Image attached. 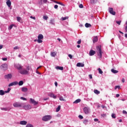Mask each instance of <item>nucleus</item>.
I'll return each mask as SVG.
<instances>
[{
	"label": "nucleus",
	"mask_w": 127,
	"mask_h": 127,
	"mask_svg": "<svg viewBox=\"0 0 127 127\" xmlns=\"http://www.w3.org/2000/svg\"><path fill=\"white\" fill-rule=\"evenodd\" d=\"M77 67H84L85 64L83 63H78L76 64Z\"/></svg>",
	"instance_id": "14"
},
{
	"label": "nucleus",
	"mask_w": 127,
	"mask_h": 127,
	"mask_svg": "<svg viewBox=\"0 0 127 127\" xmlns=\"http://www.w3.org/2000/svg\"><path fill=\"white\" fill-rule=\"evenodd\" d=\"M6 3L8 7H10V6H11V1H10V0L7 1L6 2Z\"/></svg>",
	"instance_id": "18"
},
{
	"label": "nucleus",
	"mask_w": 127,
	"mask_h": 127,
	"mask_svg": "<svg viewBox=\"0 0 127 127\" xmlns=\"http://www.w3.org/2000/svg\"><path fill=\"white\" fill-rule=\"evenodd\" d=\"M3 46L2 45H0V50L2 49Z\"/></svg>",
	"instance_id": "60"
},
{
	"label": "nucleus",
	"mask_w": 127,
	"mask_h": 127,
	"mask_svg": "<svg viewBox=\"0 0 127 127\" xmlns=\"http://www.w3.org/2000/svg\"><path fill=\"white\" fill-rule=\"evenodd\" d=\"M95 54H96V51L91 50L89 52V55L90 56H93V55H95Z\"/></svg>",
	"instance_id": "13"
},
{
	"label": "nucleus",
	"mask_w": 127,
	"mask_h": 127,
	"mask_svg": "<svg viewBox=\"0 0 127 127\" xmlns=\"http://www.w3.org/2000/svg\"><path fill=\"white\" fill-rule=\"evenodd\" d=\"M49 96L51 97V98H53V99H56L57 97L53 93H50Z\"/></svg>",
	"instance_id": "21"
},
{
	"label": "nucleus",
	"mask_w": 127,
	"mask_h": 127,
	"mask_svg": "<svg viewBox=\"0 0 127 127\" xmlns=\"http://www.w3.org/2000/svg\"><path fill=\"white\" fill-rule=\"evenodd\" d=\"M116 22L119 25H121V23H122V21H116Z\"/></svg>",
	"instance_id": "40"
},
{
	"label": "nucleus",
	"mask_w": 127,
	"mask_h": 127,
	"mask_svg": "<svg viewBox=\"0 0 127 127\" xmlns=\"http://www.w3.org/2000/svg\"><path fill=\"white\" fill-rule=\"evenodd\" d=\"M80 102H81V99H78L73 102V104H78V103H80Z\"/></svg>",
	"instance_id": "27"
},
{
	"label": "nucleus",
	"mask_w": 127,
	"mask_h": 127,
	"mask_svg": "<svg viewBox=\"0 0 127 127\" xmlns=\"http://www.w3.org/2000/svg\"><path fill=\"white\" fill-rule=\"evenodd\" d=\"M2 60H3V61H6V60H7V58H3L2 59Z\"/></svg>",
	"instance_id": "52"
},
{
	"label": "nucleus",
	"mask_w": 127,
	"mask_h": 127,
	"mask_svg": "<svg viewBox=\"0 0 127 127\" xmlns=\"http://www.w3.org/2000/svg\"><path fill=\"white\" fill-rule=\"evenodd\" d=\"M125 81H126V80L125 79V78H123V79H122V82H123V83H125Z\"/></svg>",
	"instance_id": "61"
},
{
	"label": "nucleus",
	"mask_w": 127,
	"mask_h": 127,
	"mask_svg": "<svg viewBox=\"0 0 127 127\" xmlns=\"http://www.w3.org/2000/svg\"><path fill=\"white\" fill-rule=\"evenodd\" d=\"M83 112H84L86 115H88L90 112V108L88 107H84L83 108Z\"/></svg>",
	"instance_id": "8"
},
{
	"label": "nucleus",
	"mask_w": 127,
	"mask_h": 127,
	"mask_svg": "<svg viewBox=\"0 0 127 127\" xmlns=\"http://www.w3.org/2000/svg\"><path fill=\"white\" fill-rule=\"evenodd\" d=\"M60 109H61V106H59L58 108L56 109V112H58L59 111H60Z\"/></svg>",
	"instance_id": "37"
},
{
	"label": "nucleus",
	"mask_w": 127,
	"mask_h": 127,
	"mask_svg": "<svg viewBox=\"0 0 127 127\" xmlns=\"http://www.w3.org/2000/svg\"><path fill=\"white\" fill-rule=\"evenodd\" d=\"M54 2H55L56 3H58V4H60L61 5H62L63 6H65V5L61 2H58L57 1H55Z\"/></svg>",
	"instance_id": "22"
},
{
	"label": "nucleus",
	"mask_w": 127,
	"mask_h": 127,
	"mask_svg": "<svg viewBox=\"0 0 127 127\" xmlns=\"http://www.w3.org/2000/svg\"><path fill=\"white\" fill-rule=\"evenodd\" d=\"M23 108L24 110H26V111H27L28 110H30L31 109V106L30 105H26L23 106Z\"/></svg>",
	"instance_id": "9"
},
{
	"label": "nucleus",
	"mask_w": 127,
	"mask_h": 127,
	"mask_svg": "<svg viewBox=\"0 0 127 127\" xmlns=\"http://www.w3.org/2000/svg\"><path fill=\"white\" fill-rule=\"evenodd\" d=\"M52 119V116L50 115H46L43 117L42 120L44 122H48V121H50Z\"/></svg>",
	"instance_id": "2"
},
{
	"label": "nucleus",
	"mask_w": 127,
	"mask_h": 127,
	"mask_svg": "<svg viewBox=\"0 0 127 127\" xmlns=\"http://www.w3.org/2000/svg\"><path fill=\"white\" fill-rule=\"evenodd\" d=\"M4 94H5V91H4L2 90H0V96H3V95H4Z\"/></svg>",
	"instance_id": "24"
},
{
	"label": "nucleus",
	"mask_w": 127,
	"mask_h": 127,
	"mask_svg": "<svg viewBox=\"0 0 127 127\" xmlns=\"http://www.w3.org/2000/svg\"><path fill=\"white\" fill-rule=\"evenodd\" d=\"M94 92L95 93V94H96L97 95H98V94H100V91L98 90H95L94 91Z\"/></svg>",
	"instance_id": "35"
},
{
	"label": "nucleus",
	"mask_w": 127,
	"mask_h": 127,
	"mask_svg": "<svg viewBox=\"0 0 127 127\" xmlns=\"http://www.w3.org/2000/svg\"><path fill=\"white\" fill-rule=\"evenodd\" d=\"M43 1L46 3V2H47V0H43Z\"/></svg>",
	"instance_id": "63"
},
{
	"label": "nucleus",
	"mask_w": 127,
	"mask_h": 127,
	"mask_svg": "<svg viewBox=\"0 0 127 127\" xmlns=\"http://www.w3.org/2000/svg\"><path fill=\"white\" fill-rule=\"evenodd\" d=\"M97 1H98V0H90V2L91 3H96V2H97Z\"/></svg>",
	"instance_id": "33"
},
{
	"label": "nucleus",
	"mask_w": 127,
	"mask_h": 127,
	"mask_svg": "<svg viewBox=\"0 0 127 127\" xmlns=\"http://www.w3.org/2000/svg\"><path fill=\"white\" fill-rule=\"evenodd\" d=\"M97 55L99 56L100 58H102V48L101 46H98L97 47Z\"/></svg>",
	"instance_id": "1"
},
{
	"label": "nucleus",
	"mask_w": 127,
	"mask_h": 127,
	"mask_svg": "<svg viewBox=\"0 0 127 127\" xmlns=\"http://www.w3.org/2000/svg\"><path fill=\"white\" fill-rule=\"evenodd\" d=\"M89 77L90 79H93V76H92V74H89Z\"/></svg>",
	"instance_id": "57"
},
{
	"label": "nucleus",
	"mask_w": 127,
	"mask_h": 127,
	"mask_svg": "<svg viewBox=\"0 0 127 127\" xmlns=\"http://www.w3.org/2000/svg\"><path fill=\"white\" fill-rule=\"evenodd\" d=\"M19 73H20V74H22V75H27L28 74L29 71L27 70L23 69L20 70Z\"/></svg>",
	"instance_id": "6"
},
{
	"label": "nucleus",
	"mask_w": 127,
	"mask_h": 127,
	"mask_svg": "<svg viewBox=\"0 0 127 127\" xmlns=\"http://www.w3.org/2000/svg\"><path fill=\"white\" fill-rule=\"evenodd\" d=\"M21 91L22 92H27L28 91V89L27 87H23L21 88Z\"/></svg>",
	"instance_id": "17"
},
{
	"label": "nucleus",
	"mask_w": 127,
	"mask_h": 127,
	"mask_svg": "<svg viewBox=\"0 0 127 127\" xmlns=\"http://www.w3.org/2000/svg\"><path fill=\"white\" fill-rule=\"evenodd\" d=\"M79 7H80V8H83V7H84V6L82 4H80L79 5Z\"/></svg>",
	"instance_id": "47"
},
{
	"label": "nucleus",
	"mask_w": 127,
	"mask_h": 127,
	"mask_svg": "<svg viewBox=\"0 0 127 127\" xmlns=\"http://www.w3.org/2000/svg\"><path fill=\"white\" fill-rule=\"evenodd\" d=\"M18 84L19 86H22V85H23V81L22 80L20 81Z\"/></svg>",
	"instance_id": "34"
},
{
	"label": "nucleus",
	"mask_w": 127,
	"mask_h": 127,
	"mask_svg": "<svg viewBox=\"0 0 127 127\" xmlns=\"http://www.w3.org/2000/svg\"><path fill=\"white\" fill-rule=\"evenodd\" d=\"M11 109V108H0V110H1L2 111H9Z\"/></svg>",
	"instance_id": "19"
},
{
	"label": "nucleus",
	"mask_w": 127,
	"mask_h": 127,
	"mask_svg": "<svg viewBox=\"0 0 127 127\" xmlns=\"http://www.w3.org/2000/svg\"><path fill=\"white\" fill-rule=\"evenodd\" d=\"M68 57H69L70 59H72V58H73V56H72L70 54L68 55Z\"/></svg>",
	"instance_id": "54"
},
{
	"label": "nucleus",
	"mask_w": 127,
	"mask_h": 127,
	"mask_svg": "<svg viewBox=\"0 0 127 127\" xmlns=\"http://www.w3.org/2000/svg\"><path fill=\"white\" fill-rule=\"evenodd\" d=\"M21 100H23V101H26V98H24L23 97H20Z\"/></svg>",
	"instance_id": "49"
},
{
	"label": "nucleus",
	"mask_w": 127,
	"mask_h": 127,
	"mask_svg": "<svg viewBox=\"0 0 127 127\" xmlns=\"http://www.w3.org/2000/svg\"><path fill=\"white\" fill-rule=\"evenodd\" d=\"M17 21H18V22H22V20L21 19V17H17Z\"/></svg>",
	"instance_id": "25"
},
{
	"label": "nucleus",
	"mask_w": 127,
	"mask_h": 127,
	"mask_svg": "<svg viewBox=\"0 0 127 127\" xmlns=\"http://www.w3.org/2000/svg\"><path fill=\"white\" fill-rule=\"evenodd\" d=\"M56 69L62 70H63L64 68H63V66H58L56 67Z\"/></svg>",
	"instance_id": "28"
},
{
	"label": "nucleus",
	"mask_w": 127,
	"mask_h": 127,
	"mask_svg": "<svg viewBox=\"0 0 127 127\" xmlns=\"http://www.w3.org/2000/svg\"><path fill=\"white\" fill-rule=\"evenodd\" d=\"M81 40H79L77 42V44H81Z\"/></svg>",
	"instance_id": "55"
},
{
	"label": "nucleus",
	"mask_w": 127,
	"mask_h": 127,
	"mask_svg": "<svg viewBox=\"0 0 127 127\" xmlns=\"http://www.w3.org/2000/svg\"><path fill=\"white\" fill-rule=\"evenodd\" d=\"M44 38V37L43 36V35L41 34H39L38 36V40H37L38 43H42V42H43V41H42V39H43Z\"/></svg>",
	"instance_id": "3"
},
{
	"label": "nucleus",
	"mask_w": 127,
	"mask_h": 127,
	"mask_svg": "<svg viewBox=\"0 0 127 127\" xmlns=\"http://www.w3.org/2000/svg\"><path fill=\"white\" fill-rule=\"evenodd\" d=\"M55 85L56 87H57V86H58V83H57V82L56 81L55 82Z\"/></svg>",
	"instance_id": "58"
},
{
	"label": "nucleus",
	"mask_w": 127,
	"mask_h": 127,
	"mask_svg": "<svg viewBox=\"0 0 127 127\" xmlns=\"http://www.w3.org/2000/svg\"><path fill=\"white\" fill-rule=\"evenodd\" d=\"M111 72H112V73H114V74H117V73H119V71H118L115 69H112Z\"/></svg>",
	"instance_id": "23"
},
{
	"label": "nucleus",
	"mask_w": 127,
	"mask_h": 127,
	"mask_svg": "<svg viewBox=\"0 0 127 127\" xmlns=\"http://www.w3.org/2000/svg\"><path fill=\"white\" fill-rule=\"evenodd\" d=\"M30 101L31 103L32 104H33V105H34L35 106L36 105H37V104H38V102L36 101L34 99H33L32 98H30Z\"/></svg>",
	"instance_id": "10"
},
{
	"label": "nucleus",
	"mask_w": 127,
	"mask_h": 127,
	"mask_svg": "<svg viewBox=\"0 0 127 127\" xmlns=\"http://www.w3.org/2000/svg\"><path fill=\"white\" fill-rule=\"evenodd\" d=\"M85 27L88 28V27H91V24H89L88 23H86L85 24Z\"/></svg>",
	"instance_id": "30"
},
{
	"label": "nucleus",
	"mask_w": 127,
	"mask_h": 127,
	"mask_svg": "<svg viewBox=\"0 0 127 127\" xmlns=\"http://www.w3.org/2000/svg\"><path fill=\"white\" fill-rule=\"evenodd\" d=\"M51 55L52 57H55L56 56V54L55 53V52H52L51 53Z\"/></svg>",
	"instance_id": "32"
},
{
	"label": "nucleus",
	"mask_w": 127,
	"mask_h": 127,
	"mask_svg": "<svg viewBox=\"0 0 127 127\" xmlns=\"http://www.w3.org/2000/svg\"><path fill=\"white\" fill-rule=\"evenodd\" d=\"M16 68L18 69V70H21L22 69V66L21 64H17L16 65Z\"/></svg>",
	"instance_id": "16"
},
{
	"label": "nucleus",
	"mask_w": 127,
	"mask_h": 127,
	"mask_svg": "<svg viewBox=\"0 0 127 127\" xmlns=\"http://www.w3.org/2000/svg\"><path fill=\"white\" fill-rule=\"evenodd\" d=\"M23 103H19L16 102L13 104V107L15 108H21L23 106Z\"/></svg>",
	"instance_id": "4"
},
{
	"label": "nucleus",
	"mask_w": 127,
	"mask_h": 127,
	"mask_svg": "<svg viewBox=\"0 0 127 127\" xmlns=\"http://www.w3.org/2000/svg\"><path fill=\"white\" fill-rule=\"evenodd\" d=\"M111 117L113 119H116V114H112L111 115Z\"/></svg>",
	"instance_id": "41"
},
{
	"label": "nucleus",
	"mask_w": 127,
	"mask_h": 127,
	"mask_svg": "<svg viewBox=\"0 0 127 127\" xmlns=\"http://www.w3.org/2000/svg\"><path fill=\"white\" fill-rule=\"evenodd\" d=\"M5 79H11L12 78V75L11 74H8L4 75Z\"/></svg>",
	"instance_id": "12"
},
{
	"label": "nucleus",
	"mask_w": 127,
	"mask_h": 127,
	"mask_svg": "<svg viewBox=\"0 0 127 127\" xmlns=\"http://www.w3.org/2000/svg\"><path fill=\"white\" fill-rule=\"evenodd\" d=\"M20 124L22 125V126H25L27 124V122L24 121H20Z\"/></svg>",
	"instance_id": "15"
},
{
	"label": "nucleus",
	"mask_w": 127,
	"mask_h": 127,
	"mask_svg": "<svg viewBox=\"0 0 127 127\" xmlns=\"http://www.w3.org/2000/svg\"><path fill=\"white\" fill-rule=\"evenodd\" d=\"M12 27H13V25H10L9 28H8L9 30H10V29H12Z\"/></svg>",
	"instance_id": "46"
},
{
	"label": "nucleus",
	"mask_w": 127,
	"mask_h": 127,
	"mask_svg": "<svg viewBox=\"0 0 127 127\" xmlns=\"http://www.w3.org/2000/svg\"><path fill=\"white\" fill-rule=\"evenodd\" d=\"M98 70L99 74H103V71L102 70V69L100 68H98Z\"/></svg>",
	"instance_id": "36"
},
{
	"label": "nucleus",
	"mask_w": 127,
	"mask_h": 127,
	"mask_svg": "<svg viewBox=\"0 0 127 127\" xmlns=\"http://www.w3.org/2000/svg\"><path fill=\"white\" fill-rule=\"evenodd\" d=\"M125 37L127 38V33L125 34Z\"/></svg>",
	"instance_id": "64"
},
{
	"label": "nucleus",
	"mask_w": 127,
	"mask_h": 127,
	"mask_svg": "<svg viewBox=\"0 0 127 127\" xmlns=\"http://www.w3.org/2000/svg\"><path fill=\"white\" fill-rule=\"evenodd\" d=\"M54 8H56V9H57V8H58V5H55Z\"/></svg>",
	"instance_id": "56"
},
{
	"label": "nucleus",
	"mask_w": 127,
	"mask_h": 127,
	"mask_svg": "<svg viewBox=\"0 0 127 127\" xmlns=\"http://www.w3.org/2000/svg\"><path fill=\"white\" fill-rule=\"evenodd\" d=\"M120 88H121V87L119 86V85H117V86H116L115 87V90H117V89H120Z\"/></svg>",
	"instance_id": "48"
},
{
	"label": "nucleus",
	"mask_w": 127,
	"mask_h": 127,
	"mask_svg": "<svg viewBox=\"0 0 127 127\" xmlns=\"http://www.w3.org/2000/svg\"><path fill=\"white\" fill-rule=\"evenodd\" d=\"M68 18H69V17L68 16L65 17H62L61 20H62V21H63L64 20H66V19H68Z\"/></svg>",
	"instance_id": "29"
},
{
	"label": "nucleus",
	"mask_w": 127,
	"mask_h": 127,
	"mask_svg": "<svg viewBox=\"0 0 127 127\" xmlns=\"http://www.w3.org/2000/svg\"><path fill=\"white\" fill-rule=\"evenodd\" d=\"M98 37L97 36L94 37L93 40V43H96V42H98Z\"/></svg>",
	"instance_id": "20"
},
{
	"label": "nucleus",
	"mask_w": 127,
	"mask_h": 127,
	"mask_svg": "<svg viewBox=\"0 0 127 127\" xmlns=\"http://www.w3.org/2000/svg\"><path fill=\"white\" fill-rule=\"evenodd\" d=\"M101 117H102V118H106V117H107V114H101Z\"/></svg>",
	"instance_id": "44"
},
{
	"label": "nucleus",
	"mask_w": 127,
	"mask_h": 127,
	"mask_svg": "<svg viewBox=\"0 0 127 127\" xmlns=\"http://www.w3.org/2000/svg\"><path fill=\"white\" fill-rule=\"evenodd\" d=\"M19 48H20L19 47L16 46V47H14L13 49H14V50H16L17 49H19Z\"/></svg>",
	"instance_id": "45"
},
{
	"label": "nucleus",
	"mask_w": 127,
	"mask_h": 127,
	"mask_svg": "<svg viewBox=\"0 0 127 127\" xmlns=\"http://www.w3.org/2000/svg\"><path fill=\"white\" fill-rule=\"evenodd\" d=\"M31 69V67L28 66L26 67L27 71H28L29 72L30 69Z\"/></svg>",
	"instance_id": "42"
},
{
	"label": "nucleus",
	"mask_w": 127,
	"mask_h": 127,
	"mask_svg": "<svg viewBox=\"0 0 127 127\" xmlns=\"http://www.w3.org/2000/svg\"><path fill=\"white\" fill-rule=\"evenodd\" d=\"M88 123H89V121L88 120V119H85L83 121V124L87 126V124H88Z\"/></svg>",
	"instance_id": "26"
},
{
	"label": "nucleus",
	"mask_w": 127,
	"mask_h": 127,
	"mask_svg": "<svg viewBox=\"0 0 127 127\" xmlns=\"http://www.w3.org/2000/svg\"><path fill=\"white\" fill-rule=\"evenodd\" d=\"M10 90H11V89H10V88H8L7 90L5 91V93H9V92L10 91Z\"/></svg>",
	"instance_id": "39"
},
{
	"label": "nucleus",
	"mask_w": 127,
	"mask_h": 127,
	"mask_svg": "<svg viewBox=\"0 0 127 127\" xmlns=\"http://www.w3.org/2000/svg\"><path fill=\"white\" fill-rule=\"evenodd\" d=\"M94 122H98L99 121V119H94Z\"/></svg>",
	"instance_id": "59"
},
{
	"label": "nucleus",
	"mask_w": 127,
	"mask_h": 127,
	"mask_svg": "<svg viewBox=\"0 0 127 127\" xmlns=\"http://www.w3.org/2000/svg\"><path fill=\"white\" fill-rule=\"evenodd\" d=\"M30 17V18H32V19H34V20H35V19H36L35 17H33L32 16H31Z\"/></svg>",
	"instance_id": "53"
},
{
	"label": "nucleus",
	"mask_w": 127,
	"mask_h": 127,
	"mask_svg": "<svg viewBox=\"0 0 127 127\" xmlns=\"http://www.w3.org/2000/svg\"><path fill=\"white\" fill-rule=\"evenodd\" d=\"M78 118H79L80 119V120H83V116H82L81 115H79Z\"/></svg>",
	"instance_id": "50"
},
{
	"label": "nucleus",
	"mask_w": 127,
	"mask_h": 127,
	"mask_svg": "<svg viewBox=\"0 0 127 127\" xmlns=\"http://www.w3.org/2000/svg\"><path fill=\"white\" fill-rule=\"evenodd\" d=\"M43 19H45V20H47V19H48V16H43Z\"/></svg>",
	"instance_id": "43"
},
{
	"label": "nucleus",
	"mask_w": 127,
	"mask_h": 127,
	"mask_svg": "<svg viewBox=\"0 0 127 127\" xmlns=\"http://www.w3.org/2000/svg\"><path fill=\"white\" fill-rule=\"evenodd\" d=\"M119 97H120V94H116V97L119 98Z\"/></svg>",
	"instance_id": "62"
},
{
	"label": "nucleus",
	"mask_w": 127,
	"mask_h": 127,
	"mask_svg": "<svg viewBox=\"0 0 127 127\" xmlns=\"http://www.w3.org/2000/svg\"><path fill=\"white\" fill-rule=\"evenodd\" d=\"M26 127H33V125H32V124H28Z\"/></svg>",
	"instance_id": "38"
},
{
	"label": "nucleus",
	"mask_w": 127,
	"mask_h": 127,
	"mask_svg": "<svg viewBox=\"0 0 127 127\" xmlns=\"http://www.w3.org/2000/svg\"><path fill=\"white\" fill-rule=\"evenodd\" d=\"M123 114H124V115H127V112L125 111V110H124L123 111Z\"/></svg>",
	"instance_id": "51"
},
{
	"label": "nucleus",
	"mask_w": 127,
	"mask_h": 127,
	"mask_svg": "<svg viewBox=\"0 0 127 127\" xmlns=\"http://www.w3.org/2000/svg\"><path fill=\"white\" fill-rule=\"evenodd\" d=\"M18 84V82L14 81L8 85V87H11V86H15V85Z\"/></svg>",
	"instance_id": "11"
},
{
	"label": "nucleus",
	"mask_w": 127,
	"mask_h": 127,
	"mask_svg": "<svg viewBox=\"0 0 127 127\" xmlns=\"http://www.w3.org/2000/svg\"><path fill=\"white\" fill-rule=\"evenodd\" d=\"M0 68L1 70H3V71H5V70H7V64H2L0 66Z\"/></svg>",
	"instance_id": "5"
},
{
	"label": "nucleus",
	"mask_w": 127,
	"mask_h": 127,
	"mask_svg": "<svg viewBox=\"0 0 127 127\" xmlns=\"http://www.w3.org/2000/svg\"><path fill=\"white\" fill-rule=\"evenodd\" d=\"M109 11L112 15H116V11H114V9L112 7L109 8Z\"/></svg>",
	"instance_id": "7"
},
{
	"label": "nucleus",
	"mask_w": 127,
	"mask_h": 127,
	"mask_svg": "<svg viewBox=\"0 0 127 127\" xmlns=\"http://www.w3.org/2000/svg\"><path fill=\"white\" fill-rule=\"evenodd\" d=\"M60 101H63L64 102H66V99H64V98H63V97H62V96H61V97H60Z\"/></svg>",
	"instance_id": "31"
}]
</instances>
